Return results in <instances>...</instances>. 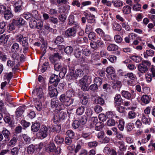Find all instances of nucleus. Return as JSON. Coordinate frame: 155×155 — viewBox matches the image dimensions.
<instances>
[{
    "instance_id": "1",
    "label": "nucleus",
    "mask_w": 155,
    "mask_h": 155,
    "mask_svg": "<svg viewBox=\"0 0 155 155\" xmlns=\"http://www.w3.org/2000/svg\"><path fill=\"white\" fill-rule=\"evenodd\" d=\"M91 53L89 48H84L81 50L79 48L77 47L74 50V55L77 58H81L84 62L89 64L91 62L90 58Z\"/></svg>"
},
{
    "instance_id": "2",
    "label": "nucleus",
    "mask_w": 155,
    "mask_h": 155,
    "mask_svg": "<svg viewBox=\"0 0 155 155\" xmlns=\"http://www.w3.org/2000/svg\"><path fill=\"white\" fill-rule=\"evenodd\" d=\"M91 82V79L89 77L85 75L79 81V83L81 90L84 91L89 90L88 86Z\"/></svg>"
},
{
    "instance_id": "3",
    "label": "nucleus",
    "mask_w": 155,
    "mask_h": 155,
    "mask_svg": "<svg viewBox=\"0 0 155 155\" xmlns=\"http://www.w3.org/2000/svg\"><path fill=\"white\" fill-rule=\"evenodd\" d=\"M151 65L150 62L147 60H143L138 65V70L140 73L144 74L148 71V68Z\"/></svg>"
},
{
    "instance_id": "4",
    "label": "nucleus",
    "mask_w": 155,
    "mask_h": 155,
    "mask_svg": "<svg viewBox=\"0 0 155 155\" xmlns=\"http://www.w3.org/2000/svg\"><path fill=\"white\" fill-rule=\"evenodd\" d=\"M60 101L66 105L68 106L72 104L74 102V99L68 98L67 95L63 94H61L59 98Z\"/></svg>"
},
{
    "instance_id": "5",
    "label": "nucleus",
    "mask_w": 155,
    "mask_h": 155,
    "mask_svg": "<svg viewBox=\"0 0 155 155\" xmlns=\"http://www.w3.org/2000/svg\"><path fill=\"white\" fill-rule=\"evenodd\" d=\"M28 37L27 36H25L24 39L20 42V44L23 47V52L25 54L29 50V44L28 43Z\"/></svg>"
},
{
    "instance_id": "6",
    "label": "nucleus",
    "mask_w": 155,
    "mask_h": 155,
    "mask_svg": "<svg viewBox=\"0 0 155 155\" xmlns=\"http://www.w3.org/2000/svg\"><path fill=\"white\" fill-rule=\"evenodd\" d=\"M65 113L63 111H59V113L54 115L53 118V121L57 124L60 121L64 120L65 117Z\"/></svg>"
},
{
    "instance_id": "7",
    "label": "nucleus",
    "mask_w": 155,
    "mask_h": 155,
    "mask_svg": "<svg viewBox=\"0 0 155 155\" xmlns=\"http://www.w3.org/2000/svg\"><path fill=\"white\" fill-rule=\"evenodd\" d=\"M60 79L58 75L53 74L50 77L49 82L51 84L50 86L56 87Z\"/></svg>"
},
{
    "instance_id": "8",
    "label": "nucleus",
    "mask_w": 155,
    "mask_h": 155,
    "mask_svg": "<svg viewBox=\"0 0 155 155\" xmlns=\"http://www.w3.org/2000/svg\"><path fill=\"white\" fill-rule=\"evenodd\" d=\"M89 96L87 94L80 92L79 94V97L80 98L81 103L84 105H86L88 102Z\"/></svg>"
},
{
    "instance_id": "9",
    "label": "nucleus",
    "mask_w": 155,
    "mask_h": 155,
    "mask_svg": "<svg viewBox=\"0 0 155 155\" xmlns=\"http://www.w3.org/2000/svg\"><path fill=\"white\" fill-rule=\"evenodd\" d=\"M84 14L87 20L88 23L91 24H94L95 23V19L94 15L91 14L89 12H84Z\"/></svg>"
},
{
    "instance_id": "10",
    "label": "nucleus",
    "mask_w": 155,
    "mask_h": 155,
    "mask_svg": "<svg viewBox=\"0 0 155 155\" xmlns=\"http://www.w3.org/2000/svg\"><path fill=\"white\" fill-rule=\"evenodd\" d=\"M51 132L45 126L42 125L38 133L39 136H47L51 135Z\"/></svg>"
},
{
    "instance_id": "11",
    "label": "nucleus",
    "mask_w": 155,
    "mask_h": 155,
    "mask_svg": "<svg viewBox=\"0 0 155 155\" xmlns=\"http://www.w3.org/2000/svg\"><path fill=\"white\" fill-rule=\"evenodd\" d=\"M76 33L73 29L70 28L65 31L64 35L67 38H72L75 36Z\"/></svg>"
},
{
    "instance_id": "12",
    "label": "nucleus",
    "mask_w": 155,
    "mask_h": 155,
    "mask_svg": "<svg viewBox=\"0 0 155 155\" xmlns=\"http://www.w3.org/2000/svg\"><path fill=\"white\" fill-rule=\"evenodd\" d=\"M60 147L56 148L54 143H51L49 144L48 148L46 150L48 151L54 152L56 154L60 153V152L58 150H60Z\"/></svg>"
},
{
    "instance_id": "13",
    "label": "nucleus",
    "mask_w": 155,
    "mask_h": 155,
    "mask_svg": "<svg viewBox=\"0 0 155 155\" xmlns=\"http://www.w3.org/2000/svg\"><path fill=\"white\" fill-rule=\"evenodd\" d=\"M106 99L105 95L101 94V97H96L94 101L96 104L101 106H104L105 105L104 100H106Z\"/></svg>"
},
{
    "instance_id": "14",
    "label": "nucleus",
    "mask_w": 155,
    "mask_h": 155,
    "mask_svg": "<svg viewBox=\"0 0 155 155\" xmlns=\"http://www.w3.org/2000/svg\"><path fill=\"white\" fill-rule=\"evenodd\" d=\"M35 93L39 99H43L44 93L42 88L41 87L37 88L34 89L32 93Z\"/></svg>"
},
{
    "instance_id": "15",
    "label": "nucleus",
    "mask_w": 155,
    "mask_h": 155,
    "mask_svg": "<svg viewBox=\"0 0 155 155\" xmlns=\"http://www.w3.org/2000/svg\"><path fill=\"white\" fill-rule=\"evenodd\" d=\"M56 87L52 86H49L48 87L49 91V94L50 97H56L58 94V92L57 89L54 88Z\"/></svg>"
},
{
    "instance_id": "16",
    "label": "nucleus",
    "mask_w": 155,
    "mask_h": 155,
    "mask_svg": "<svg viewBox=\"0 0 155 155\" xmlns=\"http://www.w3.org/2000/svg\"><path fill=\"white\" fill-rule=\"evenodd\" d=\"M22 2L21 1H18L14 3L13 6L14 8V11L16 13H19L22 10Z\"/></svg>"
},
{
    "instance_id": "17",
    "label": "nucleus",
    "mask_w": 155,
    "mask_h": 155,
    "mask_svg": "<svg viewBox=\"0 0 155 155\" xmlns=\"http://www.w3.org/2000/svg\"><path fill=\"white\" fill-rule=\"evenodd\" d=\"M25 105L20 106L15 111L16 117H20L23 114L25 109Z\"/></svg>"
},
{
    "instance_id": "18",
    "label": "nucleus",
    "mask_w": 155,
    "mask_h": 155,
    "mask_svg": "<svg viewBox=\"0 0 155 155\" xmlns=\"http://www.w3.org/2000/svg\"><path fill=\"white\" fill-rule=\"evenodd\" d=\"M25 23V21L21 17L18 18L16 19H14L12 20V24L16 26L19 25H24Z\"/></svg>"
},
{
    "instance_id": "19",
    "label": "nucleus",
    "mask_w": 155,
    "mask_h": 155,
    "mask_svg": "<svg viewBox=\"0 0 155 155\" xmlns=\"http://www.w3.org/2000/svg\"><path fill=\"white\" fill-rule=\"evenodd\" d=\"M71 71H73V76L75 79L82 77L84 74L83 71L81 69H77L74 72L72 69Z\"/></svg>"
},
{
    "instance_id": "20",
    "label": "nucleus",
    "mask_w": 155,
    "mask_h": 155,
    "mask_svg": "<svg viewBox=\"0 0 155 155\" xmlns=\"http://www.w3.org/2000/svg\"><path fill=\"white\" fill-rule=\"evenodd\" d=\"M141 120L143 123L146 125H150L151 122V118L148 117L144 114H142L141 116Z\"/></svg>"
},
{
    "instance_id": "21",
    "label": "nucleus",
    "mask_w": 155,
    "mask_h": 155,
    "mask_svg": "<svg viewBox=\"0 0 155 155\" xmlns=\"http://www.w3.org/2000/svg\"><path fill=\"white\" fill-rule=\"evenodd\" d=\"M2 15H4V17L6 20H8L13 17V14L9 8L7 9Z\"/></svg>"
},
{
    "instance_id": "22",
    "label": "nucleus",
    "mask_w": 155,
    "mask_h": 155,
    "mask_svg": "<svg viewBox=\"0 0 155 155\" xmlns=\"http://www.w3.org/2000/svg\"><path fill=\"white\" fill-rule=\"evenodd\" d=\"M34 102L35 107L38 111H41L42 108V106L41 102L38 100L37 99L34 100Z\"/></svg>"
},
{
    "instance_id": "23",
    "label": "nucleus",
    "mask_w": 155,
    "mask_h": 155,
    "mask_svg": "<svg viewBox=\"0 0 155 155\" xmlns=\"http://www.w3.org/2000/svg\"><path fill=\"white\" fill-rule=\"evenodd\" d=\"M9 38V35L3 34L0 37V45L2 44H5L7 43Z\"/></svg>"
},
{
    "instance_id": "24",
    "label": "nucleus",
    "mask_w": 155,
    "mask_h": 155,
    "mask_svg": "<svg viewBox=\"0 0 155 155\" xmlns=\"http://www.w3.org/2000/svg\"><path fill=\"white\" fill-rule=\"evenodd\" d=\"M118 49V47L114 44H110L107 47V49L109 51H116Z\"/></svg>"
},
{
    "instance_id": "25",
    "label": "nucleus",
    "mask_w": 155,
    "mask_h": 155,
    "mask_svg": "<svg viewBox=\"0 0 155 155\" xmlns=\"http://www.w3.org/2000/svg\"><path fill=\"white\" fill-rule=\"evenodd\" d=\"M0 113L4 114V115L8 114L6 108L4 107V103L2 101H0Z\"/></svg>"
},
{
    "instance_id": "26",
    "label": "nucleus",
    "mask_w": 155,
    "mask_h": 155,
    "mask_svg": "<svg viewBox=\"0 0 155 155\" xmlns=\"http://www.w3.org/2000/svg\"><path fill=\"white\" fill-rule=\"evenodd\" d=\"M64 39L63 36H58L54 39V43L56 45H59L64 41Z\"/></svg>"
},
{
    "instance_id": "27",
    "label": "nucleus",
    "mask_w": 155,
    "mask_h": 155,
    "mask_svg": "<svg viewBox=\"0 0 155 155\" xmlns=\"http://www.w3.org/2000/svg\"><path fill=\"white\" fill-rule=\"evenodd\" d=\"M121 94L122 97L127 99H129L132 97L131 94L128 91H123L121 92Z\"/></svg>"
},
{
    "instance_id": "28",
    "label": "nucleus",
    "mask_w": 155,
    "mask_h": 155,
    "mask_svg": "<svg viewBox=\"0 0 155 155\" xmlns=\"http://www.w3.org/2000/svg\"><path fill=\"white\" fill-rule=\"evenodd\" d=\"M67 113L70 118H74L75 111L73 108H68L67 110Z\"/></svg>"
},
{
    "instance_id": "29",
    "label": "nucleus",
    "mask_w": 155,
    "mask_h": 155,
    "mask_svg": "<svg viewBox=\"0 0 155 155\" xmlns=\"http://www.w3.org/2000/svg\"><path fill=\"white\" fill-rule=\"evenodd\" d=\"M40 127V125L39 123H35L32 125L31 130L34 132H36L39 130Z\"/></svg>"
},
{
    "instance_id": "30",
    "label": "nucleus",
    "mask_w": 155,
    "mask_h": 155,
    "mask_svg": "<svg viewBox=\"0 0 155 155\" xmlns=\"http://www.w3.org/2000/svg\"><path fill=\"white\" fill-rule=\"evenodd\" d=\"M8 115L4 117H5L4 118V120L5 123L8 124L10 127H12L13 126V123L11 120L10 117L8 116Z\"/></svg>"
},
{
    "instance_id": "31",
    "label": "nucleus",
    "mask_w": 155,
    "mask_h": 155,
    "mask_svg": "<svg viewBox=\"0 0 155 155\" xmlns=\"http://www.w3.org/2000/svg\"><path fill=\"white\" fill-rule=\"evenodd\" d=\"M112 28L114 30L120 31L122 28L120 24L116 22H114L112 23Z\"/></svg>"
},
{
    "instance_id": "32",
    "label": "nucleus",
    "mask_w": 155,
    "mask_h": 155,
    "mask_svg": "<svg viewBox=\"0 0 155 155\" xmlns=\"http://www.w3.org/2000/svg\"><path fill=\"white\" fill-rule=\"evenodd\" d=\"M141 100L142 102L145 104H148L150 101L149 97L147 95H143L141 97Z\"/></svg>"
},
{
    "instance_id": "33",
    "label": "nucleus",
    "mask_w": 155,
    "mask_h": 155,
    "mask_svg": "<svg viewBox=\"0 0 155 155\" xmlns=\"http://www.w3.org/2000/svg\"><path fill=\"white\" fill-rule=\"evenodd\" d=\"M19 45L17 43H13L11 47V51L12 52H17L19 49Z\"/></svg>"
},
{
    "instance_id": "34",
    "label": "nucleus",
    "mask_w": 155,
    "mask_h": 155,
    "mask_svg": "<svg viewBox=\"0 0 155 155\" xmlns=\"http://www.w3.org/2000/svg\"><path fill=\"white\" fill-rule=\"evenodd\" d=\"M122 99L120 95L119 94H117L114 97V101L116 105H120L121 103Z\"/></svg>"
},
{
    "instance_id": "35",
    "label": "nucleus",
    "mask_w": 155,
    "mask_h": 155,
    "mask_svg": "<svg viewBox=\"0 0 155 155\" xmlns=\"http://www.w3.org/2000/svg\"><path fill=\"white\" fill-rule=\"evenodd\" d=\"M49 63L46 61L41 66V71L42 73H44L49 68Z\"/></svg>"
},
{
    "instance_id": "36",
    "label": "nucleus",
    "mask_w": 155,
    "mask_h": 155,
    "mask_svg": "<svg viewBox=\"0 0 155 155\" xmlns=\"http://www.w3.org/2000/svg\"><path fill=\"white\" fill-rule=\"evenodd\" d=\"M121 76H124L125 78H128L132 80H134L135 75L133 73H128L126 74H122Z\"/></svg>"
},
{
    "instance_id": "37",
    "label": "nucleus",
    "mask_w": 155,
    "mask_h": 155,
    "mask_svg": "<svg viewBox=\"0 0 155 155\" xmlns=\"http://www.w3.org/2000/svg\"><path fill=\"white\" fill-rule=\"evenodd\" d=\"M112 3L114 4V6L117 8L121 7L123 5L122 2L120 0H113L112 1Z\"/></svg>"
},
{
    "instance_id": "38",
    "label": "nucleus",
    "mask_w": 155,
    "mask_h": 155,
    "mask_svg": "<svg viewBox=\"0 0 155 155\" xmlns=\"http://www.w3.org/2000/svg\"><path fill=\"white\" fill-rule=\"evenodd\" d=\"M35 146L33 145H30L27 147V152L29 154L33 153L36 150Z\"/></svg>"
},
{
    "instance_id": "39",
    "label": "nucleus",
    "mask_w": 155,
    "mask_h": 155,
    "mask_svg": "<svg viewBox=\"0 0 155 155\" xmlns=\"http://www.w3.org/2000/svg\"><path fill=\"white\" fill-rule=\"evenodd\" d=\"M131 11V8L128 5H126L123 8V12L124 14H128L130 13Z\"/></svg>"
},
{
    "instance_id": "40",
    "label": "nucleus",
    "mask_w": 155,
    "mask_h": 155,
    "mask_svg": "<svg viewBox=\"0 0 155 155\" xmlns=\"http://www.w3.org/2000/svg\"><path fill=\"white\" fill-rule=\"evenodd\" d=\"M79 121L80 123L81 126V125H84L85 124L87 121V119L84 115L82 116L79 118Z\"/></svg>"
},
{
    "instance_id": "41",
    "label": "nucleus",
    "mask_w": 155,
    "mask_h": 155,
    "mask_svg": "<svg viewBox=\"0 0 155 155\" xmlns=\"http://www.w3.org/2000/svg\"><path fill=\"white\" fill-rule=\"evenodd\" d=\"M7 59V55L4 52L0 50V60L3 62H5Z\"/></svg>"
},
{
    "instance_id": "42",
    "label": "nucleus",
    "mask_w": 155,
    "mask_h": 155,
    "mask_svg": "<svg viewBox=\"0 0 155 155\" xmlns=\"http://www.w3.org/2000/svg\"><path fill=\"white\" fill-rule=\"evenodd\" d=\"M24 37L23 34H18L15 35V39L18 42L20 43L24 39Z\"/></svg>"
},
{
    "instance_id": "43",
    "label": "nucleus",
    "mask_w": 155,
    "mask_h": 155,
    "mask_svg": "<svg viewBox=\"0 0 155 155\" xmlns=\"http://www.w3.org/2000/svg\"><path fill=\"white\" fill-rule=\"evenodd\" d=\"M54 69L55 71H59L62 70L64 67H62L61 64V63H57L55 64L54 65Z\"/></svg>"
},
{
    "instance_id": "44",
    "label": "nucleus",
    "mask_w": 155,
    "mask_h": 155,
    "mask_svg": "<svg viewBox=\"0 0 155 155\" xmlns=\"http://www.w3.org/2000/svg\"><path fill=\"white\" fill-rule=\"evenodd\" d=\"M94 84L97 86L99 87L102 83V79L99 77H96L94 81Z\"/></svg>"
},
{
    "instance_id": "45",
    "label": "nucleus",
    "mask_w": 155,
    "mask_h": 155,
    "mask_svg": "<svg viewBox=\"0 0 155 155\" xmlns=\"http://www.w3.org/2000/svg\"><path fill=\"white\" fill-rule=\"evenodd\" d=\"M130 58L137 63L140 62L142 60L141 57L138 56H131L130 57Z\"/></svg>"
},
{
    "instance_id": "46",
    "label": "nucleus",
    "mask_w": 155,
    "mask_h": 155,
    "mask_svg": "<svg viewBox=\"0 0 155 155\" xmlns=\"http://www.w3.org/2000/svg\"><path fill=\"white\" fill-rule=\"evenodd\" d=\"M73 51V48L71 46H68L64 48V52L68 55L71 54Z\"/></svg>"
},
{
    "instance_id": "47",
    "label": "nucleus",
    "mask_w": 155,
    "mask_h": 155,
    "mask_svg": "<svg viewBox=\"0 0 155 155\" xmlns=\"http://www.w3.org/2000/svg\"><path fill=\"white\" fill-rule=\"evenodd\" d=\"M88 37L91 41H93L96 39V34L94 32H91L88 33Z\"/></svg>"
},
{
    "instance_id": "48",
    "label": "nucleus",
    "mask_w": 155,
    "mask_h": 155,
    "mask_svg": "<svg viewBox=\"0 0 155 155\" xmlns=\"http://www.w3.org/2000/svg\"><path fill=\"white\" fill-rule=\"evenodd\" d=\"M124 122L123 120L121 119L119 120L118 127L120 131H123L124 128Z\"/></svg>"
},
{
    "instance_id": "49",
    "label": "nucleus",
    "mask_w": 155,
    "mask_h": 155,
    "mask_svg": "<svg viewBox=\"0 0 155 155\" xmlns=\"http://www.w3.org/2000/svg\"><path fill=\"white\" fill-rule=\"evenodd\" d=\"M154 54V51L152 50H147L146 51L145 53L144 54V57L146 58H147V56L146 54L148 56H153Z\"/></svg>"
},
{
    "instance_id": "50",
    "label": "nucleus",
    "mask_w": 155,
    "mask_h": 155,
    "mask_svg": "<svg viewBox=\"0 0 155 155\" xmlns=\"http://www.w3.org/2000/svg\"><path fill=\"white\" fill-rule=\"evenodd\" d=\"M43 26V22L41 20H37L35 28L41 30Z\"/></svg>"
},
{
    "instance_id": "51",
    "label": "nucleus",
    "mask_w": 155,
    "mask_h": 155,
    "mask_svg": "<svg viewBox=\"0 0 155 155\" xmlns=\"http://www.w3.org/2000/svg\"><path fill=\"white\" fill-rule=\"evenodd\" d=\"M59 104V101L58 100L55 99L51 100V105L52 107L54 108L57 107Z\"/></svg>"
},
{
    "instance_id": "52",
    "label": "nucleus",
    "mask_w": 155,
    "mask_h": 155,
    "mask_svg": "<svg viewBox=\"0 0 155 155\" xmlns=\"http://www.w3.org/2000/svg\"><path fill=\"white\" fill-rule=\"evenodd\" d=\"M115 124V120L112 118L110 119L107 122V124L108 126H114Z\"/></svg>"
},
{
    "instance_id": "53",
    "label": "nucleus",
    "mask_w": 155,
    "mask_h": 155,
    "mask_svg": "<svg viewBox=\"0 0 155 155\" xmlns=\"http://www.w3.org/2000/svg\"><path fill=\"white\" fill-rule=\"evenodd\" d=\"M137 116V114L134 110H132L129 112L128 114V117L130 119H134Z\"/></svg>"
},
{
    "instance_id": "54",
    "label": "nucleus",
    "mask_w": 155,
    "mask_h": 155,
    "mask_svg": "<svg viewBox=\"0 0 155 155\" xmlns=\"http://www.w3.org/2000/svg\"><path fill=\"white\" fill-rule=\"evenodd\" d=\"M6 23L7 22L4 21L0 22V28L2 29V30L0 31V33L2 34L5 31Z\"/></svg>"
},
{
    "instance_id": "55",
    "label": "nucleus",
    "mask_w": 155,
    "mask_h": 155,
    "mask_svg": "<svg viewBox=\"0 0 155 155\" xmlns=\"http://www.w3.org/2000/svg\"><path fill=\"white\" fill-rule=\"evenodd\" d=\"M49 21L50 22L55 25H57L58 22V18L54 16L50 17Z\"/></svg>"
},
{
    "instance_id": "56",
    "label": "nucleus",
    "mask_w": 155,
    "mask_h": 155,
    "mask_svg": "<svg viewBox=\"0 0 155 155\" xmlns=\"http://www.w3.org/2000/svg\"><path fill=\"white\" fill-rule=\"evenodd\" d=\"M67 72V69L65 68H63L62 70L60 71L59 75V77L61 78H63L64 77Z\"/></svg>"
},
{
    "instance_id": "57",
    "label": "nucleus",
    "mask_w": 155,
    "mask_h": 155,
    "mask_svg": "<svg viewBox=\"0 0 155 155\" xmlns=\"http://www.w3.org/2000/svg\"><path fill=\"white\" fill-rule=\"evenodd\" d=\"M131 41L132 42L133 41L136 40L138 38H139V37L137 36L136 34L134 33H131L129 35Z\"/></svg>"
},
{
    "instance_id": "58",
    "label": "nucleus",
    "mask_w": 155,
    "mask_h": 155,
    "mask_svg": "<svg viewBox=\"0 0 155 155\" xmlns=\"http://www.w3.org/2000/svg\"><path fill=\"white\" fill-rule=\"evenodd\" d=\"M66 94L67 96L68 97V98H71V97H73L74 95V91L72 89L67 91L66 92Z\"/></svg>"
},
{
    "instance_id": "59",
    "label": "nucleus",
    "mask_w": 155,
    "mask_h": 155,
    "mask_svg": "<svg viewBox=\"0 0 155 155\" xmlns=\"http://www.w3.org/2000/svg\"><path fill=\"white\" fill-rule=\"evenodd\" d=\"M66 18L67 16L66 14H62L59 15L58 16V19L61 21L63 23H64L65 21Z\"/></svg>"
},
{
    "instance_id": "60",
    "label": "nucleus",
    "mask_w": 155,
    "mask_h": 155,
    "mask_svg": "<svg viewBox=\"0 0 155 155\" xmlns=\"http://www.w3.org/2000/svg\"><path fill=\"white\" fill-rule=\"evenodd\" d=\"M119 144L120 145V150L122 151H125L126 150V147L125 146L124 142L123 141H119Z\"/></svg>"
},
{
    "instance_id": "61",
    "label": "nucleus",
    "mask_w": 155,
    "mask_h": 155,
    "mask_svg": "<svg viewBox=\"0 0 155 155\" xmlns=\"http://www.w3.org/2000/svg\"><path fill=\"white\" fill-rule=\"evenodd\" d=\"M84 110V109L83 107H79L77 109L76 113L78 115H80L83 114Z\"/></svg>"
},
{
    "instance_id": "62",
    "label": "nucleus",
    "mask_w": 155,
    "mask_h": 155,
    "mask_svg": "<svg viewBox=\"0 0 155 155\" xmlns=\"http://www.w3.org/2000/svg\"><path fill=\"white\" fill-rule=\"evenodd\" d=\"M126 108L122 106H119L117 108V110L120 113H123L125 114L126 113V110H127Z\"/></svg>"
},
{
    "instance_id": "63",
    "label": "nucleus",
    "mask_w": 155,
    "mask_h": 155,
    "mask_svg": "<svg viewBox=\"0 0 155 155\" xmlns=\"http://www.w3.org/2000/svg\"><path fill=\"white\" fill-rule=\"evenodd\" d=\"M114 39L116 42L118 43H121L123 40L120 36L118 35H115L114 36Z\"/></svg>"
},
{
    "instance_id": "64",
    "label": "nucleus",
    "mask_w": 155,
    "mask_h": 155,
    "mask_svg": "<svg viewBox=\"0 0 155 155\" xmlns=\"http://www.w3.org/2000/svg\"><path fill=\"white\" fill-rule=\"evenodd\" d=\"M80 123L78 120H74L72 124L73 128L75 129L78 128L81 125Z\"/></svg>"
}]
</instances>
